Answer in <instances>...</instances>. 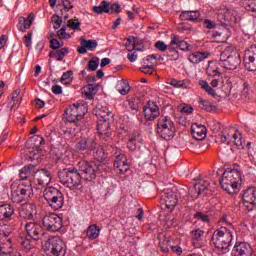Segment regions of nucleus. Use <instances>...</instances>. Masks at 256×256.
Listing matches in <instances>:
<instances>
[{"label": "nucleus", "mask_w": 256, "mask_h": 256, "mask_svg": "<svg viewBox=\"0 0 256 256\" xmlns=\"http://www.w3.org/2000/svg\"><path fill=\"white\" fill-rule=\"evenodd\" d=\"M77 169L84 181H95L97 179V173H103L105 171V164H96L95 162L82 160L78 162Z\"/></svg>", "instance_id": "f257e3e1"}, {"label": "nucleus", "mask_w": 256, "mask_h": 256, "mask_svg": "<svg viewBox=\"0 0 256 256\" xmlns=\"http://www.w3.org/2000/svg\"><path fill=\"white\" fill-rule=\"evenodd\" d=\"M221 67L228 69L230 71H235L239 69L241 65V57L237 51H235V46L229 45L220 54Z\"/></svg>", "instance_id": "f03ea898"}, {"label": "nucleus", "mask_w": 256, "mask_h": 256, "mask_svg": "<svg viewBox=\"0 0 256 256\" xmlns=\"http://www.w3.org/2000/svg\"><path fill=\"white\" fill-rule=\"evenodd\" d=\"M58 177L60 183L68 189H77L83 180L78 168H66L59 172Z\"/></svg>", "instance_id": "7ed1b4c3"}, {"label": "nucleus", "mask_w": 256, "mask_h": 256, "mask_svg": "<svg viewBox=\"0 0 256 256\" xmlns=\"http://www.w3.org/2000/svg\"><path fill=\"white\" fill-rule=\"evenodd\" d=\"M175 122L169 116L162 115L158 118L156 133L165 141H171L175 137Z\"/></svg>", "instance_id": "20e7f679"}, {"label": "nucleus", "mask_w": 256, "mask_h": 256, "mask_svg": "<svg viewBox=\"0 0 256 256\" xmlns=\"http://www.w3.org/2000/svg\"><path fill=\"white\" fill-rule=\"evenodd\" d=\"M232 241L233 232L227 227H221L212 234V242L217 249H221L222 251H227L231 247Z\"/></svg>", "instance_id": "39448f33"}, {"label": "nucleus", "mask_w": 256, "mask_h": 256, "mask_svg": "<svg viewBox=\"0 0 256 256\" xmlns=\"http://www.w3.org/2000/svg\"><path fill=\"white\" fill-rule=\"evenodd\" d=\"M44 199L51 209L59 211L65 205V195L55 187H47L44 190Z\"/></svg>", "instance_id": "423d86ee"}, {"label": "nucleus", "mask_w": 256, "mask_h": 256, "mask_svg": "<svg viewBox=\"0 0 256 256\" xmlns=\"http://www.w3.org/2000/svg\"><path fill=\"white\" fill-rule=\"evenodd\" d=\"M96 117L98 118V124H97V130L98 133L104 141H109L111 137L110 129V122L109 118L111 117V114L109 113V110L107 108L98 109L96 111Z\"/></svg>", "instance_id": "0eeeda50"}, {"label": "nucleus", "mask_w": 256, "mask_h": 256, "mask_svg": "<svg viewBox=\"0 0 256 256\" xmlns=\"http://www.w3.org/2000/svg\"><path fill=\"white\" fill-rule=\"evenodd\" d=\"M44 251L48 256H65L67 246L59 236H53L45 242Z\"/></svg>", "instance_id": "6e6552de"}, {"label": "nucleus", "mask_w": 256, "mask_h": 256, "mask_svg": "<svg viewBox=\"0 0 256 256\" xmlns=\"http://www.w3.org/2000/svg\"><path fill=\"white\" fill-rule=\"evenodd\" d=\"M241 181V173L237 170L225 171L222 174L220 185L227 193H233Z\"/></svg>", "instance_id": "1a4fd4ad"}, {"label": "nucleus", "mask_w": 256, "mask_h": 256, "mask_svg": "<svg viewBox=\"0 0 256 256\" xmlns=\"http://www.w3.org/2000/svg\"><path fill=\"white\" fill-rule=\"evenodd\" d=\"M88 108L87 104H72L66 109V117L67 121L70 123H77V121H81L83 116L87 113Z\"/></svg>", "instance_id": "9d476101"}, {"label": "nucleus", "mask_w": 256, "mask_h": 256, "mask_svg": "<svg viewBox=\"0 0 256 256\" xmlns=\"http://www.w3.org/2000/svg\"><path fill=\"white\" fill-rule=\"evenodd\" d=\"M42 225L46 231L57 233L63 227V219L57 214H48L43 217Z\"/></svg>", "instance_id": "9b49d317"}, {"label": "nucleus", "mask_w": 256, "mask_h": 256, "mask_svg": "<svg viewBox=\"0 0 256 256\" xmlns=\"http://www.w3.org/2000/svg\"><path fill=\"white\" fill-rule=\"evenodd\" d=\"M221 62L212 60L208 62V66L206 68V74L208 77H212V81L210 82L211 87H218L219 81H221Z\"/></svg>", "instance_id": "f8f14e48"}, {"label": "nucleus", "mask_w": 256, "mask_h": 256, "mask_svg": "<svg viewBox=\"0 0 256 256\" xmlns=\"http://www.w3.org/2000/svg\"><path fill=\"white\" fill-rule=\"evenodd\" d=\"M12 190V201L13 203H22L31 195V192L33 191V188H31L30 185L24 186V184H21L19 186L11 187Z\"/></svg>", "instance_id": "ddd939ff"}, {"label": "nucleus", "mask_w": 256, "mask_h": 256, "mask_svg": "<svg viewBox=\"0 0 256 256\" xmlns=\"http://www.w3.org/2000/svg\"><path fill=\"white\" fill-rule=\"evenodd\" d=\"M244 67L256 71V45L252 44L244 51Z\"/></svg>", "instance_id": "4468645a"}, {"label": "nucleus", "mask_w": 256, "mask_h": 256, "mask_svg": "<svg viewBox=\"0 0 256 256\" xmlns=\"http://www.w3.org/2000/svg\"><path fill=\"white\" fill-rule=\"evenodd\" d=\"M242 201L247 211H255L256 209V188H248L242 195Z\"/></svg>", "instance_id": "2eb2a0df"}, {"label": "nucleus", "mask_w": 256, "mask_h": 256, "mask_svg": "<svg viewBox=\"0 0 256 256\" xmlns=\"http://www.w3.org/2000/svg\"><path fill=\"white\" fill-rule=\"evenodd\" d=\"M51 172L47 169H39L34 173V180L32 185H38L39 187H46L51 183Z\"/></svg>", "instance_id": "dca6fc26"}, {"label": "nucleus", "mask_w": 256, "mask_h": 256, "mask_svg": "<svg viewBox=\"0 0 256 256\" xmlns=\"http://www.w3.org/2000/svg\"><path fill=\"white\" fill-rule=\"evenodd\" d=\"M27 235L33 239V241H39L43 239V228L41 224L37 222H29L25 225Z\"/></svg>", "instance_id": "f3484780"}, {"label": "nucleus", "mask_w": 256, "mask_h": 256, "mask_svg": "<svg viewBox=\"0 0 256 256\" xmlns=\"http://www.w3.org/2000/svg\"><path fill=\"white\" fill-rule=\"evenodd\" d=\"M211 191V183L205 179L198 180L192 189L189 190L190 197H199L205 191Z\"/></svg>", "instance_id": "a211bd4d"}, {"label": "nucleus", "mask_w": 256, "mask_h": 256, "mask_svg": "<svg viewBox=\"0 0 256 256\" xmlns=\"http://www.w3.org/2000/svg\"><path fill=\"white\" fill-rule=\"evenodd\" d=\"M232 256H253V248L247 242H236L232 249Z\"/></svg>", "instance_id": "6ab92c4d"}, {"label": "nucleus", "mask_w": 256, "mask_h": 256, "mask_svg": "<svg viewBox=\"0 0 256 256\" xmlns=\"http://www.w3.org/2000/svg\"><path fill=\"white\" fill-rule=\"evenodd\" d=\"M159 115V106H157L155 102L149 101L147 105L144 106V117L147 121H154Z\"/></svg>", "instance_id": "aec40b11"}, {"label": "nucleus", "mask_w": 256, "mask_h": 256, "mask_svg": "<svg viewBox=\"0 0 256 256\" xmlns=\"http://www.w3.org/2000/svg\"><path fill=\"white\" fill-rule=\"evenodd\" d=\"M76 151H95L97 149V143L92 138H82L76 143Z\"/></svg>", "instance_id": "412c9836"}, {"label": "nucleus", "mask_w": 256, "mask_h": 256, "mask_svg": "<svg viewBox=\"0 0 256 256\" xmlns=\"http://www.w3.org/2000/svg\"><path fill=\"white\" fill-rule=\"evenodd\" d=\"M35 165H28V166H24L22 169H20V173L19 176L20 178L25 181L27 179H29V182L27 185H30L31 183V187L33 186V180L35 178Z\"/></svg>", "instance_id": "4be33fe9"}, {"label": "nucleus", "mask_w": 256, "mask_h": 256, "mask_svg": "<svg viewBox=\"0 0 256 256\" xmlns=\"http://www.w3.org/2000/svg\"><path fill=\"white\" fill-rule=\"evenodd\" d=\"M191 133L196 141H203L207 137V128L201 124H192Z\"/></svg>", "instance_id": "5701e85b"}, {"label": "nucleus", "mask_w": 256, "mask_h": 256, "mask_svg": "<svg viewBox=\"0 0 256 256\" xmlns=\"http://www.w3.org/2000/svg\"><path fill=\"white\" fill-rule=\"evenodd\" d=\"M180 17L182 21H192V23H200V21H203V18H201V12L195 10V11H183L180 14Z\"/></svg>", "instance_id": "b1692460"}, {"label": "nucleus", "mask_w": 256, "mask_h": 256, "mask_svg": "<svg viewBox=\"0 0 256 256\" xmlns=\"http://www.w3.org/2000/svg\"><path fill=\"white\" fill-rule=\"evenodd\" d=\"M34 19H35V15L33 14H29L27 18L20 17L17 25L18 30L22 31V33H25V31H27V29H29L31 25H33Z\"/></svg>", "instance_id": "393cba45"}, {"label": "nucleus", "mask_w": 256, "mask_h": 256, "mask_svg": "<svg viewBox=\"0 0 256 256\" xmlns=\"http://www.w3.org/2000/svg\"><path fill=\"white\" fill-rule=\"evenodd\" d=\"M171 45H176V47L178 49H180L181 51H190L189 43H187V41H185V40H182L181 36H179L177 34L171 35Z\"/></svg>", "instance_id": "a878e982"}, {"label": "nucleus", "mask_w": 256, "mask_h": 256, "mask_svg": "<svg viewBox=\"0 0 256 256\" xmlns=\"http://www.w3.org/2000/svg\"><path fill=\"white\" fill-rule=\"evenodd\" d=\"M15 213V209L11 204H3L0 206V221H5L7 219H11Z\"/></svg>", "instance_id": "bb28decb"}, {"label": "nucleus", "mask_w": 256, "mask_h": 256, "mask_svg": "<svg viewBox=\"0 0 256 256\" xmlns=\"http://www.w3.org/2000/svg\"><path fill=\"white\" fill-rule=\"evenodd\" d=\"M163 199L167 209L173 211L178 202L177 195H175L173 192H165Z\"/></svg>", "instance_id": "cd10ccee"}, {"label": "nucleus", "mask_w": 256, "mask_h": 256, "mask_svg": "<svg viewBox=\"0 0 256 256\" xmlns=\"http://www.w3.org/2000/svg\"><path fill=\"white\" fill-rule=\"evenodd\" d=\"M229 142L234 143L238 149H243L245 145V141H243V137L241 136V133L237 132V129L234 128L233 133H229Z\"/></svg>", "instance_id": "c85d7f7f"}, {"label": "nucleus", "mask_w": 256, "mask_h": 256, "mask_svg": "<svg viewBox=\"0 0 256 256\" xmlns=\"http://www.w3.org/2000/svg\"><path fill=\"white\" fill-rule=\"evenodd\" d=\"M220 17L223 19L224 23H229L230 25L237 23V11L235 10H225L220 14Z\"/></svg>", "instance_id": "c756f323"}, {"label": "nucleus", "mask_w": 256, "mask_h": 256, "mask_svg": "<svg viewBox=\"0 0 256 256\" xmlns=\"http://www.w3.org/2000/svg\"><path fill=\"white\" fill-rule=\"evenodd\" d=\"M209 57L208 52H194L188 56V60L190 63H201V61H205Z\"/></svg>", "instance_id": "7c9ffc66"}, {"label": "nucleus", "mask_w": 256, "mask_h": 256, "mask_svg": "<svg viewBox=\"0 0 256 256\" xmlns=\"http://www.w3.org/2000/svg\"><path fill=\"white\" fill-rule=\"evenodd\" d=\"M98 86L96 84H88L82 88V93L86 99H93L95 93H97Z\"/></svg>", "instance_id": "2f4dec72"}, {"label": "nucleus", "mask_w": 256, "mask_h": 256, "mask_svg": "<svg viewBox=\"0 0 256 256\" xmlns=\"http://www.w3.org/2000/svg\"><path fill=\"white\" fill-rule=\"evenodd\" d=\"M43 143H45V139L42 136L36 135L27 140L26 147L41 149L40 147Z\"/></svg>", "instance_id": "473e14b6"}, {"label": "nucleus", "mask_w": 256, "mask_h": 256, "mask_svg": "<svg viewBox=\"0 0 256 256\" xmlns=\"http://www.w3.org/2000/svg\"><path fill=\"white\" fill-rule=\"evenodd\" d=\"M43 150L41 148L28 147V157L30 161H41Z\"/></svg>", "instance_id": "72a5a7b5"}, {"label": "nucleus", "mask_w": 256, "mask_h": 256, "mask_svg": "<svg viewBox=\"0 0 256 256\" xmlns=\"http://www.w3.org/2000/svg\"><path fill=\"white\" fill-rule=\"evenodd\" d=\"M235 128L230 127V128H225L221 134L217 137V142L218 143H226L227 145H231L229 142V133H234Z\"/></svg>", "instance_id": "f704fd0d"}, {"label": "nucleus", "mask_w": 256, "mask_h": 256, "mask_svg": "<svg viewBox=\"0 0 256 256\" xmlns=\"http://www.w3.org/2000/svg\"><path fill=\"white\" fill-rule=\"evenodd\" d=\"M116 88L120 95H127V93L131 91V86H129V82H127V80H119Z\"/></svg>", "instance_id": "c9c22d12"}, {"label": "nucleus", "mask_w": 256, "mask_h": 256, "mask_svg": "<svg viewBox=\"0 0 256 256\" xmlns=\"http://www.w3.org/2000/svg\"><path fill=\"white\" fill-rule=\"evenodd\" d=\"M49 55L53 59H57V61H63V57H65V55H69V49L68 48H61V49H58V50H54V51L50 52Z\"/></svg>", "instance_id": "e433bc0d"}, {"label": "nucleus", "mask_w": 256, "mask_h": 256, "mask_svg": "<svg viewBox=\"0 0 256 256\" xmlns=\"http://www.w3.org/2000/svg\"><path fill=\"white\" fill-rule=\"evenodd\" d=\"M126 49L128 51V55H127V59L128 61H130V63H135V61H137V51H139V49H136L135 45L128 44L126 45Z\"/></svg>", "instance_id": "4c0bfd02"}, {"label": "nucleus", "mask_w": 256, "mask_h": 256, "mask_svg": "<svg viewBox=\"0 0 256 256\" xmlns=\"http://www.w3.org/2000/svg\"><path fill=\"white\" fill-rule=\"evenodd\" d=\"M99 233H101V229L96 224H92L88 227L86 235L88 239H97L99 237Z\"/></svg>", "instance_id": "58836bf2"}, {"label": "nucleus", "mask_w": 256, "mask_h": 256, "mask_svg": "<svg viewBox=\"0 0 256 256\" xmlns=\"http://www.w3.org/2000/svg\"><path fill=\"white\" fill-rule=\"evenodd\" d=\"M92 11L101 15L102 13H109V3L107 1H102L99 6H94Z\"/></svg>", "instance_id": "ea45409f"}, {"label": "nucleus", "mask_w": 256, "mask_h": 256, "mask_svg": "<svg viewBox=\"0 0 256 256\" xmlns=\"http://www.w3.org/2000/svg\"><path fill=\"white\" fill-rule=\"evenodd\" d=\"M21 94V90L16 89L12 93V100L10 102V105L12 106V109H18L19 105H21V99H19V95Z\"/></svg>", "instance_id": "a19ab883"}, {"label": "nucleus", "mask_w": 256, "mask_h": 256, "mask_svg": "<svg viewBox=\"0 0 256 256\" xmlns=\"http://www.w3.org/2000/svg\"><path fill=\"white\" fill-rule=\"evenodd\" d=\"M199 104L201 109L209 113H211V111H217V106L213 105L209 100L200 99Z\"/></svg>", "instance_id": "79ce46f5"}, {"label": "nucleus", "mask_w": 256, "mask_h": 256, "mask_svg": "<svg viewBox=\"0 0 256 256\" xmlns=\"http://www.w3.org/2000/svg\"><path fill=\"white\" fill-rule=\"evenodd\" d=\"M139 141H141V137L139 135L132 136L127 143L128 149H130V151H135L139 146Z\"/></svg>", "instance_id": "37998d69"}, {"label": "nucleus", "mask_w": 256, "mask_h": 256, "mask_svg": "<svg viewBox=\"0 0 256 256\" xmlns=\"http://www.w3.org/2000/svg\"><path fill=\"white\" fill-rule=\"evenodd\" d=\"M203 235H205V231L202 229H194L191 231V237L193 239L194 245L203 239Z\"/></svg>", "instance_id": "c03bdc74"}, {"label": "nucleus", "mask_w": 256, "mask_h": 256, "mask_svg": "<svg viewBox=\"0 0 256 256\" xmlns=\"http://www.w3.org/2000/svg\"><path fill=\"white\" fill-rule=\"evenodd\" d=\"M73 81V71L69 70L63 73L62 77L60 78V83H64V85H71Z\"/></svg>", "instance_id": "a18cd8bd"}, {"label": "nucleus", "mask_w": 256, "mask_h": 256, "mask_svg": "<svg viewBox=\"0 0 256 256\" xmlns=\"http://www.w3.org/2000/svg\"><path fill=\"white\" fill-rule=\"evenodd\" d=\"M128 107L131 112L135 115L137 111H139V99L138 98H130L128 100Z\"/></svg>", "instance_id": "49530a36"}, {"label": "nucleus", "mask_w": 256, "mask_h": 256, "mask_svg": "<svg viewBox=\"0 0 256 256\" xmlns=\"http://www.w3.org/2000/svg\"><path fill=\"white\" fill-rule=\"evenodd\" d=\"M175 45H168V51H167V55L168 57H170L172 59V61H177V59H179V52L177 51V49H175L174 47Z\"/></svg>", "instance_id": "de8ad7c7"}, {"label": "nucleus", "mask_w": 256, "mask_h": 256, "mask_svg": "<svg viewBox=\"0 0 256 256\" xmlns=\"http://www.w3.org/2000/svg\"><path fill=\"white\" fill-rule=\"evenodd\" d=\"M244 7L246 11H250L255 14L256 17V0H245Z\"/></svg>", "instance_id": "09e8293b"}, {"label": "nucleus", "mask_w": 256, "mask_h": 256, "mask_svg": "<svg viewBox=\"0 0 256 256\" xmlns=\"http://www.w3.org/2000/svg\"><path fill=\"white\" fill-rule=\"evenodd\" d=\"M82 41L88 51H95V49H97V46L99 45V43H97V40H87L85 38H82Z\"/></svg>", "instance_id": "8fccbe9b"}, {"label": "nucleus", "mask_w": 256, "mask_h": 256, "mask_svg": "<svg viewBox=\"0 0 256 256\" xmlns=\"http://www.w3.org/2000/svg\"><path fill=\"white\" fill-rule=\"evenodd\" d=\"M125 163H127V157L124 154L117 155L114 160V169L121 167Z\"/></svg>", "instance_id": "3c124183"}, {"label": "nucleus", "mask_w": 256, "mask_h": 256, "mask_svg": "<svg viewBox=\"0 0 256 256\" xmlns=\"http://www.w3.org/2000/svg\"><path fill=\"white\" fill-rule=\"evenodd\" d=\"M68 27L73 31H79L81 29V22L77 18L68 20Z\"/></svg>", "instance_id": "603ef678"}, {"label": "nucleus", "mask_w": 256, "mask_h": 256, "mask_svg": "<svg viewBox=\"0 0 256 256\" xmlns=\"http://www.w3.org/2000/svg\"><path fill=\"white\" fill-rule=\"evenodd\" d=\"M20 245L23 247V249H25L26 251H31V249H33V247H35V245L33 244V242H31L30 239L27 238H22L20 240Z\"/></svg>", "instance_id": "864d4df0"}, {"label": "nucleus", "mask_w": 256, "mask_h": 256, "mask_svg": "<svg viewBox=\"0 0 256 256\" xmlns=\"http://www.w3.org/2000/svg\"><path fill=\"white\" fill-rule=\"evenodd\" d=\"M194 219H197V221H202V223H209V215L203 213V212H196L194 214Z\"/></svg>", "instance_id": "5fc2aeb1"}, {"label": "nucleus", "mask_w": 256, "mask_h": 256, "mask_svg": "<svg viewBox=\"0 0 256 256\" xmlns=\"http://www.w3.org/2000/svg\"><path fill=\"white\" fill-rule=\"evenodd\" d=\"M52 23L54 24V29L57 30L61 27V25L63 24V17L54 14L52 16Z\"/></svg>", "instance_id": "6e6d98bb"}, {"label": "nucleus", "mask_w": 256, "mask_h": 256, "mask_svg": "<svg viewBox=\"0 0 256 256\" xmlns=\"http://www.w3.org/2000/svg\"><path fill=\"white\" fill-rule=\"evenodd\" d=\"M250 97H251V95L249 93V84L244 83V88L241 91V99L243 101H249Z\"/></svg>", "instance_id": "4d7b16f0"}, {"label": "nucleus", "mask_w": 256, "mask_h": 256, "mask_svg": "<svg viewBox=\"0 0 256 256\" xmlns=\"http://www.w3.org/2000/svg\"><path fill=\"white\" fill-rule=\"evenodd\" d=\"M57 37L60 39H70L71 34L67 33V28L62 27L60 30L56 33Z\"/></svg>", "instance_id": "13d9d810"}, {"label": "nucleus", "mask_w": 256, "mask_h": 256, "mask_svg": "<svg viewBox=\"0 0 256 256\" xmlns=\"http://www.w3.org/2000/svg\"><path fill=\"white\" fill-rule=\"evenodd\" d=\"M157 57H159V55L157 54L148 55L145 59H143V65H151V63L155 65V61H157Z\"/></svg>", "instance_id": "bf43d9fd"}, {"label": "nucleus", "mask_w": 256, "mask_h": 256, "mask_svg": "<svg viewBox=\"0 0 256 256\" xmlns=\"http://www.w3.org/2000/svg\"><path fill=\"white\" fill-rule=\"evenodd\" d=\"M154 47H156V49L158 51H161L162 53H165V51H168V49H169V45L165 44V42H163V41H157L154 44Z\"/></svg>", "instance_id": "052dcab7"}, {"label": "nucleus", "mask_w": 256, "mask_h": 256, "mask_svg": "<svg viewBox=\"0 0 256 256\" xmlns=\"http://www.w3.org/2000/svg\"><path fill=\"white\" fill-rule=\"evenodd\" d=\"M93 153H94V157H95V159H97V161H105V150H103V148H100Z\"/></svg>", "instance_id": "680f3d73"}, {"label": "nucleus", "mask_w": 256, "mask_h": 256, "mask_svg": "<svg viewBox=\"0 0 256 256\" xmlns=\"http://www.w3.org/2000/svg\"><path fill=\"white\" fill-rule=\"evenodd\" d=\"M140 71L146 75L153 74V62L151 64H144V67H141Z\"/></svg>", "instance_id": "e2e57ef3"}, {"label": "nucleus", "mask_w": 256, "mask_h": 256, "mask_svg": "<svg viewBox=\"0 0 256 256\" xmlns=\"http://www.w3.org/2000/svg\"><path fill=\"white\" fill-rule=\"evenodd\" d=\"M50 47L54 51H57L58 49H61V47H63V43L59 42V40H57L55 38H52L50 40Z\"/></svg>", "instance_id": "0e129e2a"}, {"label": "nucleus", "mask_w": 256, "mask_h": 256, "mask_svg": "<svg viewBox=\"0 0 256 256\" xmlns=\"http://www.w3.org/2000/svg\"><path fill=\"white\" fill-rule=\"evenodd\" d=\"M179 111L181 113L191 114V113H193V107H191L190 105L183 104V105L179 106Z\"/></svg>", "instance_id": "69168bd1"}, {"label": "nucleus", "mask_w": 256, "mask_h": 256, "mask_svg": "<svg viewBox=\"0 0 256 256\" xmlns=\"http://www.w3.org/2000/svg\"><path fill=\"white\" fill-rule=\"evenodd\" d=\"M99 67V62L94 60V59H91L89 62H88V69L89 71H97V68Z\"/></svg>", "instance_id": "338daca9"}, {"label": "nucleus", "mask_w": 256, "mask_h": 256, "mask_svg": "<svg viewBox=\"0 0 256 256\" xmlns=\"http://www.w3.org/2000/svg\"><path fill=\"white\" fill-rule=\"evenodd\" d=\"M116 173H127V171H129V164H127V162H125L124 164H122L120 167L115 169Z\"/></svg>", "instance_id": "774afa93"}]
</instances>
